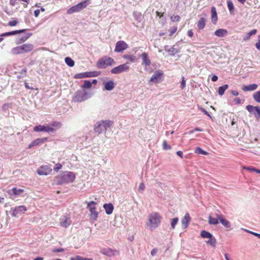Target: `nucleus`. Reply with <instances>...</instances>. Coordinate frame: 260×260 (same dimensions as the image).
<instances>
[{
  "label": "nucleus",
  "mask_w": 260,
  "mask_h": 260,
  "mask_svg": "<svg viewBox=\"0 0 260 260\" xmlns=\"http://www.w3.org/2000/svg\"><path fill=\"white\" fill-rule=\"evenodd\" d=\"M65 62L66 64L70 67H72L74 66V61L70 57H67L65 58Z\"/></svg>",
  "instance_id": "obj_37"
},
{
  "label": "nucleus",
  "mask_w": 260,
  "mask_h": 260,
  "mask_svg": "<svg viewBox=\"0 0 260 260\" xmlns=\"http://www.w3.org/2000/svg\"><path fill=\"white\" fill-rule=\"evenodd\" d=\"M171 20L173 22H178L180 20V17L178 15L171 16Z\"/></svg>",
  "instance_id": "obj_48"
},
{
  "label": "nucleus",
  "mask_w": 260,
  "mask_h": 260,
  "mask_svg": "<svg viewBox=\"0 0 260 260\" xmlns=\"http://www.w3.org/2000/svg\"><path fill=\"white\" fill-rule=\"evenodd\" d=\"M176 153L179 156L182 158L183 153L181 151H178Z\"/></svg>",
  "instance_id": "obj_64"
},
{
  "label": "nucleus",
  "mask_w": 260,
  "mask_h": 260,
  "mask_svg": "<svg viewBox=\"0 0 260 260\" xmlns=\"http://www.w3.org/2000/svg\"><path fill=\"white\" fill-rule=\"evenodd\" d=\"M26 211V208L24 206L16 207L13 210L12 215L14 217H18L23 214Z\"/></svg>",
  "instance_id": "obj_17"
},
{
  "label": "nucleus",
  "mask_w": 260,
  "mask_h": 260,
  "mask_svg": "<svg viewBox=\"0 0 260 260\" xmlns=\"http://www.w3.org/2000/svg\"><path fill=\"white\" fill-rule=\"evenodd\" d=\"M114 59L110 57L104 56L99 59L96 63V67L99 69H105L108 66L115 64Z\"/></svg>",
  "instance_id": "obj_6"
},
{
  "label": "nucleus",
  "mask_w": 260,
  "mask_h": 260,
  "mask_svg": "<svg viewBox=\"0 0 260 260\" xmlns=\"http://www.w3.org/2000/svg\"><path fill=\"white\" fill-rule=\"evenodd\" d=\"M61 168H62V165L61 164H57L55 165V167L54 168V170L57 172Z\"/></svg>",
  "instance_id": "obj_54"
},
{
  "label": "nucleus",
  "mask_w": 260,
  "mask_h": 260,
  "mask_svg": "<svg viewBox=\"0 0 260 260\" xmlns=\"http://www.w3.org/2000/svg\"><path fill=\"white\" fill-rule=\"evenodd\" d=\"M258 85L256 84H252L249 85H243L242 86V90L244 91H253L257 89Z\"/></svg>",
  "instance_id": "obj_26"
},
{
  "label": "nucleus",
  "mask_w": 260,
  "mask_h": 260,
  "mask_svg": "<svg viewBox=\"0 0 260 260\" xmlns=\"http://www.w3.org/2000/svg\"><path fill=\"white\" fill-rule=\"evenodd\" d=\"M162 147L164 150H170L171 148V146L167 144L166 141H163Z\"/></svg>",
  "instance_id": "obj_46"
},
{
  "label": "nucleus",
  "mask_w": 260,
  "mask_h": 260,
  "mask_svg": "<svg viewBox=\"0 0 260 260\" xmlns=\"http://www.w3.org/2000/svg\"><path fill=\"white\" fill-rule=\"evenodd\" d=\"M101 72L100 71H93V72H85L83 73H80L77 74L75 76L76 78L81 79L83 78H89V77H97L101 74Z\"/></svg>",
  "instance_id": "obj_11"
},
{
  "label": "nucleus",
  "mask_w": 260,
  "mask_h": 260,
  "mask_svg": "<svg viewBox=\"0 0 260 260\" xmlns=\"http://www.w3.org/2000/svg\"><path fill=\"white\" fill-rule=\"evenodd\" d=\"M75 175L72 172H64L56 177L57 183L59 184L73 182L75 179Z\"/></svg>",
  "instance_id": "obj_2"
},
{
  "label": "nucleus",
  "mask_w": 260,
  "mask_h": 260,
  "mask_svg": "<svg viewBox=\"0 0 260 260\" xmlns=\"http://www.w3.org/2000/svg\"><path fill=\"white\" fill-rule=\"evenodd\" d=\"M256 49L260 51V35L258 36L257 42L255 44Z\"/></svg>",
  "instance_id": "obj_51"
},
{
  "label": "nucleus",
  "mask_w": 260,
  "mask_h": 260,
  "mask_svg": "<svg viewBox=\"0 0 260 260\" xmlns=\"http://www.w3.org/2000/svg\"><path fill=\"white\" fill-rule=\"evenodd\" d=\"M216 213H215V217H213L212 215L210 214L208 217V222L209 224L216 225L219 223V220L216 216Z\"/></svg>",
  "instance_id": "obj_25"
},
{
  "label": "nucleus",
  "mask_w": 260,
  "mask_h": 260,
  "mask_svg": "<svg viewBox=\"0 0 260 260\" xmlns=\"http://www.w3.org/2000/svg\"><path fill=\"white\" fill-rule=\"evenodd\" d=\"M145 188V184L143 182L141 183L138 188V190L140 193H143Z\"/></svg>",
  "instance_id": "obj_45"
},
{
  "label": "nucleus",
  "mask_w": 260,
  "mask_h": 260,
  "mask_svg": "<svg viewBox=\"0 0 260 260\" xmlns=\"http://www.w3.org/2000/svg\"><path fill=\"white\" fill-rule=\"evenodd\" d=\"M128 45L123 41H118L115 45L114 51L120 53L123 52L128 48Z\"/></svg>",
  "instance_id": "obj_13"
},
{
  "label": "nucleus",
  "mask_w": 260,
  "mask_h": 260,
  "mask_svg": "<svg viewBox=\"0 0 260 260\" xmlns=\"http://www.w3.org/2000/svg\"><path fill=\"white\" fill-rule=\"evenodd\" d=\"M147 219L145 227L148 230L153 231L160 226L162 216L159 213L154 211L148 214Z\"/></svg>",
  "instance_id": "obj_1"
},
{
  "label": "nucleus",
  "mask_w": 260,
  "mask_h": 260,
  "mask_svg": "<svg viewBox=\"0 0 260 260\" xmlns=\"http://www.w3.org/2000/svg\"><path fill=\"white\" fill-rule=\"evenodd\" d=\"M177 29V27L176 26H173L170 29V36H171L173 34H174Z\"/></svg>",
  "instance_id": "obj_53"
},
{
  "label": "nucleus",
  "mask_w": 260,
  "mask_h": 260,
  "mask_svg": "<svg viewBox=\"0 0 260 260\" xmlns=\"http://www.w3.org/2000/svg\"><path fill=\"white\" fill-rule=\"evenodd\" d=\"M91 82L89 80H85L84 84L81 85V88L83 89H89L91 87Z\"/></svg>",
  "instance_id": "obj_38"
},
{
  "label": "nucleus",
  "mask_w": 260,
  "mask_h": 260,
  "mask_svg": "<svg viewBox=\"0 0 260 260\" xmlns=\"http://www.w3.org/2000/svg\"><path fill=\"white\" fill-rule=\"evenodd\" d=\"M218 80V77L216 75H213L211 78V80L213 82H215Z\"/></svg>",
  "instance_id": "obj_61"
},
{
  "label": "nucleus",
  "mask_w": 260,
  "mask_h": 260,
  "mask_svg": "<svg viewBox=\"0 0 260 260\" xmlns=\"http://www.w3.org/2000/svg\"><path fill=\"white\" fill-rule=\"evenodd\" d=\"M187 35L189 37H192L193 35V33L191 30H189L187 32Z\"/></svg>",
  "instance_id": "obj_63"
},
{
  "label": "nucleus",
  "mask_w": 260,
  "mask_h": 260,
  "mask_svg": "<svg viewBox=\"0 0 260 260\" xmlns=\"http://www.w3.org/2000/svg\"><path fill=\"white\" fill-rule=\"evenodd\" d=\"M246 109L254 115L257 118L260 117V107L256 106L254 107L251 105H247L246 107Z\"/></svg>",
  "instance_id": "obj_16"
},
{
  "label": "nucleus",
  "mask_w": 260,
  "mask_h": 260,
  "mask_svg": "<svg viewBox=\"0 0 260 260\" xmlns=\"http://www.w3.org/2000/svg\"><path fill=\"white\" fill-rule=\"evenodd\" d=\"M113 122L112 121L102 120L98 121L94 125V129L96 133L101 134L106 132L108 128H110Z\"/></svg>",
  "instance_id": "obj_3"
},
{
  "label": "nucleus",
  "mask_w": 260,
  "mask_h": 260,
  "mask_svg": "<svg viewBox=\"0 0 260 260\" xmlns=\"http://www.w3.org/2000/svg\"><path fill=\"white\" fill-rule=\"evenodd\" d=\"M25 31V29H21V30H17L7 32H5V33L1 34V36L2 37L1 38H3V37H7V36H12V35H15L17 34L23 32Z\"/></svg>",
  "instance_id": "obj_30"
},
{
  "label": "nucleus",
  "mask_w": 260,
  "mask_h": 260,
  "mask_svg": "<svg viewBox=\"0 0 260 260\" xmlns=\"http://www.w3.org/2000/svg\"><path fill=\"white\" fill-rule=\"evenodd\" d=\"M200 110L203 112L205 115H207L209 118H212L211 116L209 114V113L203 108L200 107Z\"/></svg>",
  "instance_id": "obj_52"
},
{
  "label": "nucleus",
  "mask_w": 260,
  "mask_h": 260,
  "mask_svg": "<svg viewBox=\"0 0 260 260\" xmlns=\"http://www.w3.org/2000/svg\"><path fill=\"white\" fill-rule=\"evenodd\" d=\"M47 138H38L34 140L32 142L35 146H38L46 141Z\"/></svg>",
  "instance_id": "obj_36"
},
{
  "label": "nucleus",
  "mask_w": 260,
  "mask_h": 260,
  "mask_svg": "<svg viewBox=\"0 0 260 260\" xmlns=\"http://www.w3.org/2000/svg\"><path fill=\"white\" fill-rule=\"evenodd\" d=\"M122 57L124 59H127L129 60L131 62H135L136 60V56L134 55H130V54H125L123 55Z\"/></svg>",
  "instance_id": "obj_34"
},
{
  "label": "nucleus",
  "mask_w": 260,
  "mask_h": 260,
  "mask_svg": "<svg viewBox=\"0 0 260 260\" xmlns=\"http://www.w3.org/2000/svg\"><path fill=\"white\" fill-rule=\"evenodd\" d=\"M165 50L166 51L168 52L170 55L173 56H175L176 53L178 52V51L175 49L174 47L169 48L168 46L165 47Z\"/></svg>",
  "instance_id": "obj_29"
},
{
  "label": "nucleus",
  "mask_w": 260,
  "mask_h": 260,
  "mask_svg": "<svg viewBox=\"0 0 260 260\" xmlns=\"http://www.w3.org/2000/svg\"><path fill=\"white\" fill-rule=\"evenodd\" d=\"M191 220L190 216L189 214V213H187L183 218L181 219V225L182 228L183 230L186 229L190 222Z\"/></svg>",
  "instance_id": "obj_19"
},
{
  "label": "nucleus",
  "mask_w": 260,
  "mask_h": 260,
  "mask_svg": "<svg viewBox=\"0 0 260 260\" xmlns=\"http://www.w3.org/2000/svg\"><path fill=\"white\" fill-rule=\"evenodd\" d=\"M229 87V86L228 84H225L222 86H220L218 88V94L220 95H222L225 90H226Z\"/></svg>",
  "instance_id": "obj_35"
},
{
  "label": "nucleus",
  "mask_w": 260,
  "mask_h": 260,
  "mask_svg": "<svg viewBox=\"0 0 260 260\" xmlns=\"http://www.w3.org/2000/svg\"><path fill=\"white\" fill-rule=\"evenodd\" d=\"M71 260H93V259L91 258L83 257L80 256H76L74 257H72Z\"/></svg>",
  "instance_id": "obj_44"
},
{
  "label": "nucleus",
  "mask_w": 260,
  "mask_h": 260,
  "mask_svg": "<svg viewBox=\"0 0 260 260\" xmlns=\"http://www.w3.org/2000/svg\"><path fill=\"white\" fill-rule=\"evenodd\" d=\"M129 70V63L128 62H125L113 68L111 70V72L113 74H118L124 72H127Z\"/></svg>",
  "instance_id": "obj_10"
},
{
  "label": "nucleus",
  "mask_w": 260,
  "mask_h": 260,
  "mask_svg": "<svg viewBox=\"0 0 260 260\" xmlns=\"http://www.w3.org/2000/svg\"><path fill=\"white\" fill-rule=\"evenodd\" d=\"M164 79V73L162 71L158 70L154 72L149 82L157 84L161 82Z\"/></svg>",
  "instance_id": "obj_9"
},
{
  "label": "nucleus",
  "mask_w": 260,
  "mask_h": 260,
  "mask_svg": "<svg viewBox=\"0 0 260 260\" xmlns=\"http://www.w3.org/2000/svg\"><path fill=\"white\" fill-rule=\"evenodd\" d=\"M91 95L85 90L77 91L73 96V101L75 102L81 103L91 97Z\"/></svg>",
  "instance_id": "obj_5"
},
{
  "label": "nucleus",
  "mask_w": 260,
  "mask_h": 260,
  "mask_svg": "<svg viewBox=\"0 0 260 260\" xmlns=\"http://www.w3.org/2000/svg\"><path fill=\"white\" fill-rule=\"evenodd\" d=\"M178 221H179V219L178 217H175L171 219V229L174 230L175 229L176 225L178 223Z\"/></svg>",
  "instance_id": "obj_39"
},
{
  "label": "nucleus",
  "mask_w": 260,
  "mask_h": 260,
  "mask_svg": "<svg viewBox=\"0 0 260 260\" xmlns=\"http://www.w3.org/2000/svg\"><path fill=\"white\" fill-rule=\"evenodd\" d=\"M244 169L249 170L250 171H253L255 172V170H256V169L253 168V167H243Z\"/></svg>",
  "instance_id": "obj_55"
},
{
  "label": "nucleus",
  "mask_w": 260,
  "mask_h": 260,
  "mask_svg": "<svg viewBox=\"0 0 260 260\" xmlns=\"http://www.w3.org/2000/svg\"><path fill=\"white\" fill-rule=\"evenodd\" d=\"M212 236L213 235L210 233L205 230L202 231L201 232V236L203 238L209 239V238H212Z\"/></svg>",
  "instance_id": "obj_33"
},
{
  "label": "nucleus",
  "mask_w": 260,
  "mask_h": 260,
  "mask_svg": "<svg viewBox=\"0 0 260 260\" xmlns=\"http://www.w3.org/2000/svg\"><path fill=\"white\" fill-rule=\"evenodd\" d=\"M51 125L52 126V127H56V128H59L61 127V124L60 122H52L51 124Z\"/></svg>",
  "instance_id": "obj_47"
},
{
  "label": "nucleus",
  "mask_w": 260,
  "mask_h": 260,
  "mask_svg": "<svg viewBox=\"0 0 260 260\" xmlns=\"http://www.w3.org/2000/svg\"><path fill=\"white\" fill-rule=\"evenodd\" d=\"M12 191L13 192V193L16 196L20 195V194L24 191L23 189L17 188L16 187L13 188L12 189Z\"/></svg>",
  "instance_id": "obj_41"
},
{
  "label": "nucleus",
  "mask_w": 260,
  "mask_h": 260,
  "mask_svg": "<svg viewBox=\"0 0 260 260\" xmlns=\"http://www.w3.org/2000/svg\"><path fill=\"white\" fill-rule=\"evenodd\" d=\"M100 253L106 256L111 257L118 255L119 251L116 249H112L110 248H104L101 249Z\"/></svg>",
  "instance_id": "obj_12"
},
{
  "label": "nucleus",
  "mask_w": 260,
  "mask_h": 260,
  "mask_svg": "<svg viewBox=\"0 0 260 260\" xmlns=\"http://www.w3.org/2000/svg\"><path fill=\"white\" fill-rule=\"evenodd\" d=\"M194 152L197 153L203 154V155H208V153L204 150H203L202 148L199 147H197L195 148Z\"/></svg>",
  "instance_id": "obj_42"
},
{
  "label": "nucleus",
  "mask_w": 260,
  "mask_h": 260,
  "mask_svg": "<svg viewBox=\"0 0 260 260\" xmlns=\"http://www.w3.org/2000/svg\"><path fill=\"white\" fill-rule=\"evenodd\" d=\"M52 169L49 165L42 166L37 170V173L39 175H47L51 173Z\"/></svg>",
  "instance_id": "obj_15"
},
{
  "label": "nucleus",
  "mask_w": 260,
  "mask_h": 260,
  "mask_svg": "<svg viewBox=\"0 0 260 260\" xmlns=\"http://www.w3.org/2000/svg\"><path fill=\"white\" fill-rule=\"evenodd\" d=\"M231 93L234 96H237L239 94V92L237 90H232Z\"/></svg>",
  "instance_id": "obj_62"
},
{
  "label": "nucleus",
  "mask_w": 260,
  "mask_h": 260,
  "mask_svg": "<svg viewBox=\"0 0 260 260\" xmlns=\"http://www.w3.org/2000/svg\"><path fill=\"white\" fill-rule=\"evenodd\" d=\"M207 19L205 17H202L199 19L198 22V28L200 30H202L205 26Z\"/></svg>",
  "instance_id": "obj_27"
},
{
  "label": "nucleus",
  "mask_w": 260,
  "mask_h": 260,
  "mask_svg": "<svg viewBox=\"0 0 260 260\" xmlns=\"http://www.w3.org/2000/svg\"><path fill=\"white\" fill-rule=\"evenodd\" d=\"M34 46L31 44H24L13 48L11 50V53L13 55L20 54H24L30 52L32 50Z\"/></svg>",
  "instance_id": "obj_4"
},
{
  "label": "nucleus",
  "mask_w": 260,
  "mask_h": 260,
  "mask_svg": "<svg viewBox=\"0 0 260 260\" xmlns=\"http://www.w3.org/2000/svg\"><path fill=\"white\" fill-rule=\"evenodd\" d=\"M103 84L104 85V90L107 91L112 90L115 86V83L112 80L106 82H103Z\"/></svg>",
  "instance_id": "obj_21"
},
{
  "label": "nucleus",
  "mask_w": 260,
  "mask_h": 260,
  "mask_svg": "<svg viewBox=\"0 0 260 260\" xmlns=\"http://www.w3.org/2000/svg\"><path fill=\"white\" fill-rule=\"evenodd\" d=\"M34 130L36 132H44L47 133H51L53 132L55 129L52 127L49 126V125H39L34 127Z\"/></svg>",
  "instance_id": "obj_14"
},
{
  "label": "nucleus",
  "mask_w": 260,
  "mask_h": 260,
  "mask_svg": "<svg viewBox=\"0 0 260 260\" xmlns=\"http://www.w3.org/2000/svg\"><path fill=\"white\" fill-rule=\"evenodd\" d=\"M186 86V81L183 76L182 77V81L181 82L180 87L181 89H184Z\"/></svg>",
  "instance_id": "obj_50"
},
{
  "label": "nucleus",
  "mask_w": 260,
  "mask_h": 260,
  "mask_svg": "<svg viewBox=\"0 0 260 260\" xmlns=\"http://www.w3.org/2000/svg\"><path fill=\"white\" fill-rule=\"evenodd\" d=\"M18 23V21L15 19H13L11 21H10L8 23V25L10 26H16Z\"/></svg>",
  "instance_id": "obj_49"
},
{
  "label": "nucleus",
  "mask_w": 260,
  "mask_h": 260,
  "mask_svg": "<svg viewBox=\"0 0 260 260\" xmlns=\"http://www.w3.org/2000/svg\"><path fill=\"white\" fill-rule=\"evenodd\" d=\"M157 250L155 248H154L151 251V255L152 256H154L156 254V253H157Z\"/></svg>",
  "instance_id": "obj_57"
},
{
  "label": "nucleus",
  "mask_w": 260,
  "mask_h": 260,
  "mask_svg": "<svg viewBox=\"0 0 260 260\" xmlns=\"http://www.w3.org/2000/svg\"><path fill=\"white\" fill-rule=\"evenodd\" d=\"M211 22L214 24H216L217 19H218L217 14L216 10L215 7H212L211 8Z\"/></svg>",
  "instance_id": "obj_23"
},
{
  "label": "nucleus",
  "mask_w": 260,
  "mask_h": 260,
  "mask_svg": "<svg viewBox=\"0 0 260 260\" xmlns=\"http://www.w3.org/2000/svg\"><path fill=\"white\" fill-rule=\"evenodd\" d=\"M224 257L225 260H233L228 253L224 254Z\"/></svg>",
  "instance_id": "obj_56"
},
{
  "label": "nucleus",
  "mask_w": 260,
  "mask_h": 260,
  "mask_svg": "<svg viewBox=\"0 0 260 260\" xmlns=\"http://www.w3.org/2000/svg\"><path fill=\"white\" fill-rule=\"evenodd\" d=\"M236 104H239L241 103V100L239 98H235L234 100Z\"/></svg>",
  "instance_id": "obj_60"
},
{
  "label": "nucleus",
  "mask_w": 260,
  "mask_h": 260,
  "mask_svg": "<svg viewBox=\"0 0 260 260\" xmlns=\"http://www.w3.org/2000/svg\"><path fill=\"white\" fill-rule=\"evenodd\" d=\"M253 98L256 102L260 103V91L255 92L253 95Z\"/></svg>",
  "instance_id": "obj_43"
},
{
  "label": "nucleus",
  "mask_w": 260,
  "mask_h": 260,
  "mask_svg": "<svg viewBox=\"0 0 260 260\" xmlns=\"http://www.w3.org/2000/svg\"><path fill=\"white\" fill-rule=\"evenodd\" d=\"M59 224L62 228H67L71 224V220L69 218L62 216L60 218Z\"/></svg>",
  "instance_id": "obj_20"
},
{
  "label": "nucleus",
  "mask_w": 260,
  "mask_h": 260,
  "mask_svg": "<svg viewBox=\"0 0 260 260\" xmlns=\"http://www.w3.org/2000/svg\"><path fill=\"white\" fill-rule=\"evenodd\" d=\"M90 3V0H85L69 9L67 13L71 14L75 12H78L85 8Z\"/></svg>",
  "instance_id": "obj_7"
},
{
  "label": "nucleus",
  "mask_w": 260,
  "mask_h": 260,
  "mask_svg": "<svg viewBox=\"0 0 260 260\" xmlns=\"http://www.w3.org/2000/svg\"><path fill=\"white\" fill-rule=\"evenodd\" d=\"M63 251V249L61 248L55 249L53 250L54 252H62Z\"/></svg>",
  "instance_id": "obj_59"
},
{
  "label": "nucleus",
  "mask_w": 260,
  "mask_h": 260,
  "mask_svg": "<svg viewBox=\"0 0 260 260\" xmlns=\"http://www.w3.org/2000/svg\"><path fill=\"white\" fill-rule=\"evenodd\" d=\"M97 203L94 201H91L87 203V208L90 212L89 217L91 221H94L97 220L99 213L96 210V205Z\"/></svg>",
  "instance_id": "obj_8"
},
{
  "label": "nucleus",
  "mask_w": 260,
  "mask_h": 260,
  "mask_svg": "<svg viewBox=\"0 0 260 260\" xmlns=\"http://www.w3.org/2000/svg\"><path fill=\"white\" fill-rule=\"evenodd\" d=\"M257 30L256 29H254L249 32L247 33L244 37H243V40L246 41L248 40H249L250 37L252 35H254L256 34Z\"/></svg>",
  "instance_id": "obj_31"
},
{
  "label": "nucleus",
  "mask_w": 260,
  "mask_h": 260,
  "mask_svg": "<svg viewBox=\"0 0 260 260\" xmlns=\"http://www.w3.org/2000/svg\"><path fill=\"white\" fill-rule=\"evenodd\" d=\"M40 13V10L39 9L36 10L34 12V15L35 17H37L39 15Z\"/></svg>",
  "instance_id": "obj_58"
},
{
  "label": "nucleus",
  "mask_w": 260,
  "mask_h": 260,
  "mask_svg": "<svg viewBox=\"0 0 260 260\" xmlns=\"http://www.w3.org/2000/svg\"><path fill=\"white\" fill-rule=\"evenodd\" d=\"M141 58L142 59V64L146 66H149L150 64V60L149 59L148 55L146 53H143L141 55Z\"/></svg>",
  "instance_id": "obj_28"
},
{
  "label": "nucleus",
  "mask_w": 260,
  "mask_h": 260,
  "mask_svg": "<svg viewBox=\"0 0 260 260\" xmlns=\"http://www.w3.org/2000/svg\"><path fill=\"white\" fill-rule=\"evenodd\" d=\"M216 216L217 217L218 219H219V222L222 224L223 226L228 229H231V224L230 221L225 219L222 214H216Z\"/></svg>",
  "instance_id": "obj_18"
},
{
  "label": "nucleus",
  "mask_w": 260,
  "mask_h": 260,
  "mask_svg": "<svg viewBox=\"0 0 260 260\" xmlns=\"http://www.w3.org/2000/svg\"><path fill=\"white\" fill-rule=\"evenodd\" d=\"M227 5L230 14H234L235 8L233 2L231 0H228Z\"/></svg>",
  "instance_id": "obj_32"
},
{
  "label": "nucleus",
  "mask_w": 260,
  "mask_h": 260,
  "mask_svg": "<svg viewBox=\"0 0 260 260\" xmlns=\"http://www.w3.org/2000/svg\"><path fill=\"white\" fill-rule=\"evenodd\" d=\"M103 208L105 210L107 214L110 215L112 213L114 210V206L111 203L105 204Z\"/></svg>",
  "instance_id": "obj_24"
},
{
  "label": "nucleus",
  "mask_w": 260,
  "mask_h": 260,
  "mask_svg": "<svg viewBox=\"0 0 260 260\" xmlns=\"http://www.w3.org/2000/svg\"><path fill=\"white\" fill-rule=\"evenodd\" d=\"M228 34V30L225 29L219 28L217 29L214 32V35L220 38L224 37Z\"/></svg>",
  "instance_id": "obj_22"
},
{
  "label": "nucleus",
  "mask_w": 260,
  "mask_h": 260,
  "mask_svg": "<svg viewBox=\"0 0 260 260\" xmlns=\"http://www.w3.org/2000/svg\"><path fill=\"white\" fill-rule=\"evenodd\" d=\"M207 244L215 247L216 244V239L212 236V238H209V240L206 242Z\"/></svg>",
  "instance_id": "obj_40"
}]
</instances>
